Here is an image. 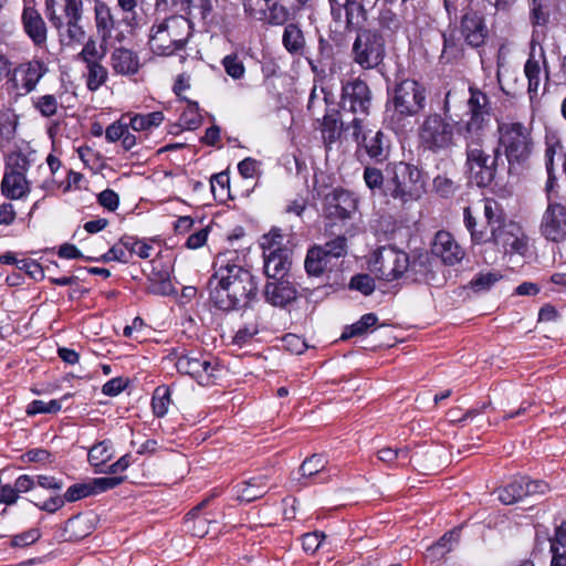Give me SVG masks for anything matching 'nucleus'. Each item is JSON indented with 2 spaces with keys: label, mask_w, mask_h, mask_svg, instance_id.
<instances>
[{
  "label": "nucleus",
  "mask_w": 566,
  "mask_h": 566,
  "mask_svg": "<svg viewBox=\"0 0 566 566\" xmlns=\"http://www.w3.org/2000/svg\"><path fill=\"white\" fill-rule=\"evenodd\" d=\"M208 281L209 298L222 311L243 308L256 297L258 284L252 273L224 255L216 259Z\"/></svg>",
  "instance_id": "nucleus-1"
},
{
  "label": "nucleus",
  "mask_w": 566,
  "mask_h": 566,
  "mask_svg": "<svg viewBox=\"0 0 566 566\" xmlns=\"http://www.w3.org/2000/svg\"><path fill=\"white\" fill-rule=\"evenodd\" d=\"M465 142V174L471 184L489 186L495 178L497 150L485 146V136H462Z\"/></svg>",
  "instance_id": "nucleus-2"
},
{
  "label": "nucleus",
  "mask_w": 566,
  "mask_h": 566,
  "mask_svg": "<svg viewBox=\"0 0 566 566\" xmlns=\"http://www.w3.org/2000/svg\"><path fill=\"white\" fill-rule=\"evenodd\" d=\"M190 35V21L184 15H171L154 23L148 44L157 55H171L186 45Z\"/></svg>",
  "instance_id": "nucleus-3"
},
{
  "label": "nucleus",
  "mask_w": 566,
  "mask_h": 566,
  "mask_svg": "<svg viewBox=\"0 0 566 566\" xmlns=\"http://www.w3.org/2000/svg\"><path fill=\"white\" fill-rule=\"evenodd\" d=\"M424 193V180L421 171L413 165L399 161L388 168L385 196L402 205L416 201Z\"/></svg>",
  "instance_id": "nucleus-4"
},
{
  "label": "nucleus",
  "mask_w": 566,
  "mask_h": 566,
  "mask_svg": "<svg viewBox=\"0 0 566 566\" xmlns=\"http://www.w3.org/2000/svg\"><path fill=\"white\" fill-rule=\"evenodd\" d=\"M458 122L451 123L440 114L427 115L418 128L420 146L430 153L440 154L457 146Z\"/></svg>",
  "instance_id": "nucleus-5"
},
{
  "label": "nucleus",
  "mask_w": 566,
  "mask_h": 566,
  "mask_svg": "<svg viewBox=\"0 0 566 566\" xmlns=\"http://www.w3.org/2000/svg\"><path fill=\"white\" fill-rule=\"evenodd\" d=\"M499 144L510 163L523 164L532 155L534 142L532 129L521 122H497Z\"/></svg>",
  "instance_id": "nucleus-6"
},
{
  "label": "nucleus",
  "mask_w": 566,
  "mask_h": 566,
  "mask_svg": "<svg viewBox=\"0 0 566 566\" xmlns=\"http://www.w3.org/2000/svg\"><path fill=\"white\" fill-rule=\"evenodd\" d=\"M93 13L99 48L111 42H124L134 29V18L124 17L118 19L111 6L103 0L94 1Z\"/></svg>",
  "instance_id": "nucleus-7"
},
{
  "label": "nucleus",
  "mask_w": 566,
  "mask_h": 566,
  "mask_svg": "<svg viewBox=\"0 0 566 566\" xmlns=\"http://www.w3.org/2000/svg\"><path fill=\"white\" fill-rule=\"evenodd\" d=\"M469 94L468 119L458 122L457 132L460 136H486L492 109L490 98L476 87H470Z\"/></svg>",
  "instance_id": "nucleus-8"
},
{
  "label": "nucleus",
  "mask_w": 566,
  "mask_h": 566,
  "mask_svg": "<svg viewBox=\"0 0 566 566\" xmlns=\"http://www.w3.org/2000/svg\"><path fill=\"white\" fill-rule=\"evenodd\" d=\"M426 88L415 80H403L391 91L388 104L399 118L418 115L426 106Z\"/></svg>",
  "instance_id": "nucleus-9"
},
{
  "label": "nucleus",
  "mask_w": 566,
  "mask_h": 566,
  "mask_svg": "<svg viewBox=\"0 0 566 566\" xmlns=\"http://www.w3.org/2000/svg\"><path fill=\"white\" fill-rule=\"evenodd\" d=\"M409 268V255L392 245L378 248L369 261L370 272L388 282L400 279Z\"/></svg>",
  "instance_id": "nucleus-10"
},
{
  "label": "nucleus",
  "mask_w": 566,
  "mask_h": 566,
  "mask_svg": "<svg viewBox=\"0 0 566 566\" xmlns=\"http://www.w3.org/2000/svg\"><path fill=\"white\" fill-rule=\"evenodd\" d=\"M346 253L347 240L344 235H338L323 245H313L307 250L304 261L306 273L311 276H321Z\"/></svg>",
  "instance_id": "nucleus-11"
},
{
  "label": "nucleus",
  "mask_w": 566,
  "mask_h": 566,
  "mask_svg": "<svg viewBox=\"0 0 566 566\" xmlns=\"http://www.w3.org/2000/svg\"><path fill=\"white\" fill-rule=\"evenodd\" d=\"M385 56V41L376 30H359L352 46V59L363 70L377 67Z\"/></svg>",
  "instance_id": "nucleus-12"
},
{
  "label": "nucleus",
  "mask_w": 566,
  "mask_h": 566,
  "mask_svg": "<svg viewBox=\"0 0 566 566\" xmlns=\"http://www.w3.org/2000/svg\"><path fill=\"white\" fill-rule=\"evenodd\" d=\"M175 366L180 374L188 375L201 386H209L217 376L218 364L200 352H174Z\"/></svg>",
  "instance_id": "nucleus-13"
},
{
  "label": "nucleus",
  "mask_w": 566,
  "mask_h": 566,
  "mask_svg": "<svg viewBox=\"0 0 566 566\" xmlns=\"http://www.w3.org/2000/svg\"><path fill=\"white\" fill-rule=\"evenodd\" d=\"M488 243H492L503 254H518L525 256L530 250V239L523 228L514 222L507 221L488 238Z\"/></svg>",
  "instance_id": "nucleus-14"
},
{
  "label": "nucleus",
  "mask_w": 566,
  "mask_h": 566,
  "mask_svg": "<svg viewBox=\"0 0 566 566\" xmlns=\"http://www.w3.org/2000/svg\"><path fill=\"white\" fill-rule=\"evenodd\" d=\"M541 235L554 243L566 242V205L547 196V206L539 223Z\"/></svg>",
  "instance_id": "nucleus-15"
},
{
  "label": "nucleus",
  "mask_w": 566,
  "mask_h": 566,
  "mask_svg": "<svg viewBox=\"0 0 566 566\" xmlns=\"http://www.w3.org/2000/svg\"><path fill=\"white\" fill-rule=\"evenodd\" d=\"M353 137L361 146L366 154L376 163H384L390 153L389 140L381 130L364 133L363 119L354 117L350 122Z\"/></svg>",
  "instance_id": "nucleus-16"
},
{
  "label": "nucleus",
  "mask_w": 566,
  "mask_h": 566,
  "mask_svg": "<svg viewBox=\"0 0 566 566\" xmlns=\"http://www.w3.org/2000/svg\"><path fill=\"white\" fill-rule=\"evenodd\" d=\"M46 72V65L40 60L23 62L13 70L9 83L18 95H27L35 90Z\"/></svg>",
  "instance_id": "nucleus-17"
},
{
  "label": "nucleus",
  "mask_w": 566,
  "mask_h": 566,
  "mask_svg": "<svg viewBox=\"0 0 566 566\" xmlns=\"http://www.w3.org/2000/svg\"><path fill=\"white\" fill-rule=\"evenodd\" d=\"M342 104L344 109L367 116L371 105V92L368 85L359 78L347 82L343 86Z\"/></svg>",
  "instance_id": "nucleus-18"
},
{
  "label": "nucleus",
  "mask_w": 566,
  "mask_h": 566,
  "mask_svg": "<svg viewBox=\"0 0 566 566\" xmlns=\"http://www.w3.org/2000/svg\"><path fill=\"white\" fill-rule=\"evenodd\" d=\"M44 13L51 24L85 19L83 0H45Z\"/></svg>",
  "instance_id": "nucleus-19"
},
{
  "label": "nucleus",
  "mask_w": 566,
  "mask_h": 566,
  "mask_svg": "<svg viewBox=\"0 0 566 566\" xmlns=\"http://www.w3.org/2000/svg\"><path fill=\"white\" fill-rule=\"evenodd\" d=\"M355 209L356 200L344 189H334L325 196L324 212L329 219H347Z\"/></svg>",
  "instance_id": "nucleus-20"
},
{
  "label": "nucleus",
  "mask_w": 566,
  "mask_h": 566,
  "mask_svg": "<svg viewBox=\"0 0 566 566\" xmlns=\"http://www.w3.org/2000/svg\"><path fill=\"white\" fill-rule=\"evenodd\" d=\"M23 31L38 48H44L48 42L49 29L42 14L34 7L27 6L21 14Z\"/></svg>",
  "instance_id": "nucleus-21"
},
{
  "label": "nucleus",
  "mask_w": 566,
  "mask_h": 566,
  "mask_svg": "<svg viewBox=\"0 0 566 566\" xmlns=\"http://www.w3.org/2000/svg\"><path fill=\"white\" fill-rule=\"evenodd\" d=\"M55 30L61 46L66 49H76L87 38L85 19L74 20L71 22L60 21L51 24Z\"/></svg>",
  "instance_id": "nucleus-22"
},
{
  "label": "nucleus",
  "mask_w": 566,
  "mask_h": 566,
  "mask_svg": "<svg viewBox=\"0 0 566 566\" xmlns=\"http://www.w3.org/2000/svg\"><path fill=\"white\" fill-rule=\"evenodd\" d=\"M431 251L448 265H454L464 258V251L452 234L447 231L436 233Z\"/></svg>",
  "instance_id": "nucleus-23"
},
{
  "label": "nucleus",
  "mask_w": 566,
  "mask_h": 566,
  "mask_svg": "<svg viewBox=\"0 0 566 566\" xmlns=\"http://www.w3.org/2000/svg\"><path fill=\"white\" fill-rule=\"evenodd\" d=\"M109 64L113 72L122 76H133L138 73L142 66L138 54L124 46L116 48L112 51Z\"/></svg>",
  "instance_id": "nucleus-24"
},
{
  "label": "nucleus",
  "mask_w": 566,
  "mask_h": 566,
  "mask_svg": "<svg viewBox=\"0 0 566 566\" xmlns=\"http://www.w3.org/2000/svg\"><path fill=\"white\" fill-rule=\"evenodd\" d=\"M461 32L468 44L474 48L482 45L488 34L483 18L475 12L463 15Z\"/></svg>",
  "instance_id": "nucleus-25"
},
{
  "label": "nucleus",
  "mask_w": 566,
  "mask_h": 566,
  "mask_svg": "<svg viewBox=\"0 0 566 566\" xmlns=\"http://www.w3.org/2000/svg\"><path fill=\"white\" fill-rule=\"evenodd\" d=\"M264 297L273 306L283 307L296 298V290L289 281L269 282Z\"/></svg>",
  "instance_id": "nucleus-26"
},
{
  "label": "nucleus",
  "mask_w": 566,
  "mask_h": 566,
  "mask_svg": "<svg viewBox=\"0 0 566 566\" xmlns=\"http://www.w3.org/2000/svg\"><path fill=\"white\" fill-rule=\"evenodd\" d=\"M268 490V478L265 475L254 476L238 485L237 499L249 503L262 497Z\"/></svg>",
  "instance_id": "nucleus-27"
},
{
  "label": "nucleus",
  "mask_w": 566,
  "mask_h": 566,
  "mask_svg": "<svg viewBox=\"0 0 566 566\" xmlns=\"http://www.w3.org/2000/svg\"><path fill=\"white\" fill-rule=\"evenodd\" d=\"M282 44L292 55H304L306 41L304 33L298 24L289 23L285 25L282 34Z\"/></svg>",
  "instance_id": "nucleus-28"
},
{
  "label": "nucleus",
  "mask_w": 566,
  "mask_h": 566,
  "mask_svg": "<svg viewBox=\"0 0 566 566\" xmlns=\"http://www.w3.org/2000/svg\"><path fill=\"white\" fill-rule=\"evenodd\" d=\"M123 119L128 120L129 128L134 132H150L158 127L165 119L163 112H151L148 114L127 113Z\"/></svg>",
  "instance_id": "nucleus-29"
},
{
  "label": "nucleus",
  "mask_w": 566,
  "mask_h": 566,
  "mask_svg": "<svg viewBox=\"0 0 566 566\" xmlns=\"http://www.w3.org/2000/svg\"><path fill=\"white\" fill-rule=\"evenodd\" d=\"M1 190L9 199H20L29 193L30 185L25 176L6 172L1 182Z\"/></svg>",
  "instance_id": "nucleus-30"
},
{
  "label": "nucleus",
  "mask_w": 566,
  "mask_h": 566,
  "mask_svg": "<svg viewBox=\"0 0 566 566\" xmlns=\"http://www.w3.org/2000/svg\"><path fill=\"white\" fill-rule=\"evenodd\" d=\"M364 0H346L343 8L346 13V29L348 31L365 30L363 28L366 21V10L364 8Z\"/></svg>",
  "instance_id": "nucleus-31"
},
{
  "label": "nucleus",
  "mask_w": 566,
  "mask_h": 566,
  "mask_svg": "<svg viewBox=\"0 0 566 566\" xmlns=\"http://www.w3.org/2000/svg\"><path fill=\"white\" fill-rule=\"evenodd\" d=\"M290 251H283L274 253L272 255L266 254L264 258V273L269 277H283L290 268L289 260Z\"/></svg>",
  "instance_id": "nucleus-32"
},
{
  "label": "nucleus",
  "mask_w": 566,
  "mask_h": 566,
  "mask_svg": "<svg viewBox=\"0 0 566 566\" xmlns=\"http://www.w3.org/2000/svg\"><path fill=\"white\" fill-rule=\"evenodd\" d=\"M497 497L504 505H512L525 497L524 476L515 478L505 486L500 488Z\"/></svg>",
  "instance_id": "nucleus-33"
},
{
  "label": "nucleus",
  "mask_w": 566,
  "mask_h": 566,
  "mask_svg": "<svg viewBox=\"0 0 566 566\" xmlns=\"http://www.w3.org/2000/svg\"><path fill=\"white\" fill-rule=\"evenodd\" d=\"M86 65L85 81L86 87L91 92L101 88L108 78V72L101 62L90 63Z\"/></svg>",
  "instance_id": "nucleus-34"
},
{
  "label": "nucleus",
  "mask_w": 566,
  "mask_h": 566,
  "mask_svg": "<svg viewBox=\"0 0 566 566\" xmlns=\"http://www.w3.org/2000/svg\"><path fill=\"white\" fill-rule=\"evenodd\" d=\"M92 522L84 516H75L70 518L65 524V533L70 541H80L92 533Z\"/></svg>",
  "instance_id": "nucleus-35"
},
{
  "label": "nucleus",
  "mask_w": 566,
  "mask_h": 566,
  "mask_svg": "<svg viewBox=\"0 0 566 566\" xmlns=\"http://www.w3.org/2000/svg\"><path fill=\"white\" fill-rule=\"evenodd\" d=\"M343 123L337 114L325 115L322 123V135L324 143L329 146L334 144L342 134Z\"/></svg>",
  "instance_id": "nucleus-36"
},
{
  "label": "nucleus",
  "mask_w": 566,
  "mask_h": 566,
  "mask_svg": "<svg viewBox=\"0 0 566 566\" xmlns=\"http://www.w3.org/2000/svg\"><path fill=\"white\" fill-rule=\"evenodd\" d=\"M260 245L263 250V255H272L274 253L287 251L284 245V235L282 234L281 230L276 228L262 235Z\"/></svg>",
  "instance_id": "nucleus-37"
},
{
  "label": "nucleus",
  "mask_w": 566,
  "mask_h": 566,
  "mask_svg": "<svg viewBox=\"0 0 566 566\" xmlns=\"http://www.w3.org/2000/svg\"><path fill=\"white\" fill-rule=\"evenodd\" d=\"M483 209L490 232H493L509 221L499 202L493 199H485Z\"/></svg>",
  "instance_id": "nucleus-38"
},
{
  "label": "nucleus",
  "mask_w": 566,
  "mask_h": 566,
  "mask_svg": "<svg viewBox=\"0 0 566 566\" xmlns=\"http://www.w3.org/2000/svg\"><path fill=\"white\" fill-rule=\"evenodd\" d=\"M97 40V36L87 34V38L80 45L82 46V50L77 54V59L80 61H82L85 64L95 63L97 62V57H102L104 55L106 45H103V48H101L102 53H99Z\"/></svg>",
  "instance_id": "nucleus-39"
},
{
  "label": "nucleus",
  "mask_w": 566,
  "mask_h": 566,
  "mask_svg": "<svg viewBox=\"0 0 566 566\" xmlns=\"http://www.w3.org/2000/svg\"><path fill=\"white\" fill-rule=\"evenodd\" d=\"M113 457V446L108 440L94 444L88 451V461L93 467H101Z\"/></svg>",
  "instance_id": "nucleus-40"
},
{
  "label": "nucleus",
  "mask_w": 566,
  "mask_h": 566,
  "mask_svg": "<svg viewBox=\"0 0 566 566\" xmlns=\"http://www.w3.org/2000/svg\"><path fill=\"white\" fill-rule=\"evenodd\" d=\"M265 4L268 9L265 22L273 25H283L289 20V9L277 0H265Z\"/></svg>",
  "instance_id": "nucleus-41"
},
{
  "label": "nucleus",
  "mask_w": 566,
  "mask_h": 566,
  "mask_svg": "<svg viewBox=\"0 0 566 566\" xmlns=\"http://www.w3.org/2000/svg\"><path fill=\"white\" fill-rule=\"evenodd\" d=\"M378 322V317L374 313L365 314L360 319L350 326L346 327L342 334V339H347L354 336L365 334L370 327H374Z\"/></svg>",
  "instance_id": "nucleus-42"
},
{
  "label": "nucleus",
  "mask_w": 566,
  "mask_h": 566,
  "mask_svg": "<svg viewBox=\"0 0 566 566\" xmlns=\"http://www.w3.org/2000/svg\"><path fill=\"white\" fill-rule=\"evenodd\" d=\"M123 244L128 250L130 259L134 254L142 259H148L154 250L150 243L132 235H124Z\"/></svg>",
  "instance_id": "nucleus-43"
},
{
  "label": "nucleus",
  "mask_w": 566,
  "mask_h": 566,
  "mask_svg": "<svg viewBox=\"0 0 566 566\" xmlns=\"http://www.w3.org/2000/svg\"><path fill=\"white\" fill-rule=\"evenodd\" d=\"M170 405V389L167 386H159L153 395L151 407L156 417H164Z\"/></svg>",
  "instance_id": "nucleus-44"
},
{
  "label": "nucleus",
  "mask_w": 566,
  "mask_h": 566,
  "mask_svg": "<svg viewBox=\"0 0 566 566\" xmlns=\"http://www.w3.org/2000/svg\"><path fill=\"white\" fill-rule=\"evenodd\" d=\"M184 11L195 18L205 19L212 10L211 0H180Z\"/></svg>",
  "instance_id": "nucleus-45"
},
{
  "label": "nucleus",
  "mask_w": 566,
  "mask_h": 566,
  "mask_svg": "<svg viewBox=\"0 0 566 566\" xmlns=\"http://www.w3.org/2000/svg\"><path fill=\"white\" fill-rule=\"evenodd\" d=\"M525 76L528 81V92L530 94H536L539 87V74L541 66L539 63L534 59H528L524 66Z\"/></svg>",
  "instance_id": "nucleus-46"
},
{
  "label": "nucleus",
  "mask_w": 566,
  "mask_h": 566,
  "mask_svg": "<svg viewBox=\"0 0 566 566\" xmlns=\"http://www.w3.org/2000/svg\"><path fill=\"white\" fill-rule=\"evenodd\" d=\"M499 272L479 273L471 282L470 286L474 292H484L493 286L500 279Z\"/></svg>",
  "instance_id": "nucleus-47"
},
{
  "label": "nucleus",
  "mask_w": 566,
  "mask_h": 566,
  "mask_svg": "<svg viewBox=\"0 0 566 566\" xmlns=\"http://www.w3.org/2000/svg\"><path fill=\"white\" fill-rule=\"evenodd\" d=\"M326 460L323 455L313 454L305 459L301 464L300 471L303 476H314L325 469Z\"/></svg>",
  "instance_id": "nucleus-48"
},
{
  "label": "nucleus",
  "mask_w": 566,
  "mask_h": 566,
  "mask_svg": "<svg viewBox=\"0 0 566 566\" xmlns=\"http://www.w3.org/2000/svg\"><path fill=\"white\" fill-rule=\"evenodd\" d=\"M222 65L226 73L233 80H240L244 76L245 67L237 54L226 55L222 60Z\"/></svg>",
  "instance_id": "nucleus-49"
},
{
  "label": "nucleus",
  "mask_w": 566,
  "mask_h": 566,
  "mask_svg": "<svg viewBox=\"0 0 566 566\" xmlns=\"http://www.w3.org/2000/svg\"><path fill=\"white\" fill-rule=\"evenodd\" d=\"M61 400L52 399L50 401L33 400L27 408V413L30 416L36 413H55L61 410Z\"/></svg>",
  "instance_id": "nucleus-50"
},
{
  "label": "nucleus",
  "mask_w": 566,
  "mask_h": 566,
  "mask_svg": "<svg viewBox=\"0 0 566 566\" xmlns=\"http://www.w3.org/2000/svg\"><path fill=\"white\" fill-rule=\"evenodd\" d=\"M57 99L54 95L46 94L40 96L34 102V107L40 112V114L44 117H51L57 112Z\"/></svg>",
  "instance_id": "nucleus-51"
},
{
  "label": "nucleus",
  "mask_w": 566,
  "mask_h": 566,
  "mask_svg": "<svg viewBox=\"0 0 566 566\" xmlns=\"http://www.w3.org/2000/svg\"><path fill=\"white\" fill-rule=\"evenodd\" d=\"M29 167L30 161L27 158V156L21 153H14L11 154L8 158L6 172L20 174L22 176H25V172L28 171Z\"/></svg>",
  "instance_id": "nucleus-52"
},
{
  "label": "nucleus",
  "mask_w": 566,
  "mask_h": 566,
  "mask_svg": "<svg viewBox=\"0 0 566 566\" xmlns=\"http://www.w3.org/2000/svg\"><path fill=\"white\" fill-rule=\"evenodd\" d=\"M433 188L441 197L449 198L458 190V185L446 175H439L433 179Z\"/></svg>",
  "instance_id": "nucleus-53"
},
{
  "label": "nucleus",
  "mask_w": 566,
  "mask_h": 566,
  "mask_svg": "<svg viewBox=\"0 0 566 566\" xmlns=\"http://www.w3.org/2000/svg\"><path fill=\"white\" fill-rule=\"evenodd\" d=\"M90 495H94L91 481L71 485L66 490L64 499L66 502H75Z\"/></svg>",
  "instance_id": "nucleus-54"
},
{
  "label": "nucleus",
  "mask_w": 566,
  "mask_h": 566,
  "mask_svg": "<svg viewBox=\"0 0 566 566\" xmlns=\"http://www.w3.org/2000/svg\"><path fill=\"white\" fill-rule=\"evenodd\" d=\"M244 12L256 21H264L266 19V4L265 0H244Z\"/></svg>",
  "instance_id": "nucleus-55"
},
{
  "label": "nucleus",
  "mask_w": 566,
  "mask_h": 566,
  "mask_svg": "<svg viewBox=\"0 0 566 566\" xmlns=\"http://www.w3.org/2000/svg\"><path fill=\"white\" fill-rule=\"evenodd\" d=\"M364 180L369 189H381L385 193L386 179L378 168L366 167L364 170Z\"/></svg>",
  "instance_id": "nucleus-56"
},
{
  "label": "nucleus",
  "mask_w": 566,
  "mask_h": 566,
  "mask_svg": "<svg viewBox=\"0 0 566 566\" xmlns=\"http://www.w3.org/2000/svg\"><path fill=\"white\" fill-rule=\"evenodd\" d=\"M463 216H464L465 227L468 228V230L471 233L472 241L474 243L488 244V237H486L485 232L478 231L475 229L476 221H475V218L472 216L471 209L469 207L464 208Z\"/></svg>",
  "instance_id": "nucleus-57"
},
{
  "label": "nucleus",
  "mask_w": 566,
  "mask_h": 566,
  "mask_svg": "<svg viewBox=\"0 0 566 566\" xmlns=\"http://www.w3.org/2000/svg\"><path fill=\"white\" fill-rule=\"evenodd\" d=\"M124 482L123 476H105L92 479L93 493L98 494L107 490L114 489Z\"/></svg>",
  "instance_id": "nucleus-58"
},
{
  "label": "nucleus",
  "mask_w": 566,
  "mask_h": 566,
  "mask_svg": "<svg viewBox=\"0 0 566 566\" xmlns=\"http://www.w3.org/2000/svg\"><path fill=\"white\" fill-rule=\"evenodd\" d=\"M325 534L318 531L303 534L301 537L304 552L314 554L322 545Z\"/></svg>",
  "instance_id": "nucleus-59"
},
{
  "label": "nucleus",
  "mask_w": 566,
  "mask_h": 566,
  "mask_svg": "<svg viewBox=\"0 0 566 566\" xmlns=\"http://www.w3.org/2000/svg\"><path fill=\"white\" fill-rule=\"evenodd\" d=\"M349 286L365 295H369L375 290V282L368 274H358L352 277Z\"/></svg>",
  "instance_id": "nucleus-60"
},
{
  "label": "nucleus",
  "mask_w": 566,
  "mask_h": 566,
  "mask_svg": "<svg viewBox=\"0 0 566 566\" xmlns=\"http://www.w3.org/2000/svg\"><path fill=\"white\" fill-rule=\"evenodd\" d=\"M123 117L119 120L112 123L105 129V138L108 143H115L123 138L124 133L129 128L128 122H124Z\"/></svg>",
  "instance_id": "nucleus-61"
},
{
  "label": "nucleus",
  "mask_w": 566,
  "mask_h": 566,
  "mask_svg": "<svg viewBox=\"0 0 566 566\" xmlns=\"http://www.w3.org/2000/svg\"><path fill=\"white\" fill-rule=\"evenodd\" d=\"M545 0H532L531 21L534 25H544L548 21V12L544 10Z\"/></svg>",
  "instance_id": "nucleus-62"
},
{
  "label": "nucleus",
  "mask_w": 566,
  "mask_h": 566,
  "mask_svg": "<svg viewBox=\"0 0 566 566\" xmlns=\"http://www.w3.org/2000/svg\"><path fill=\"white\" fill-rule=\"evenodd\" d=\"M549 491V485L542 480H530L524 476V494L525 496L531 495H543Z\"/></svg>",
  "instance_id": "nucleus-63"
},
{
  "label": "nucleus",
  "mask_w": 566,
  "mask_h": 566,
  "mask_svg": "<svg viewBox=\"0 0 566 566\" xmlns=\"http://www.w3.org/2000/svg\"><path fill=\"white\" fill-rule=\"evenodd\" d=\"M98 203L109 211L117 209L119 203L118 195L112 189L103 190L97 197Z\"/></svg>",
  "instance_id": "nucleus-64"
}]
</instances>
